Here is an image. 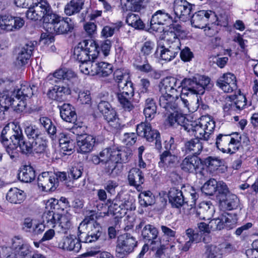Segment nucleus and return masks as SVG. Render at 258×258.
I'll return each mask as SVG.
<instances>
[{"label": "nucleus", "instance_id": "1", "mask_svg": "<svg viewBox=\"0 0 258 258\" xmlns=\"http://www.w3.org/2000/svg\"><path fill=\"white\" fill-rule=\"evenodd\" d=\"M103 171L109 176L114 177L118 174L117 164L124 161L122 156L125 152L116 148L108 147L100 153Z\"/></svg>", "mask_w": 258, "mask_h": 258}, {"label": "nucleus", "instance_id": "2", "mask_svg": "<svg viewBox=\"0 0 258 258\" xmlns=\"http://www.w3.org/2000/svg\"><path fill=\"white\" fill-rule=\"evenodd\" d=\"M28 19L33 20H41L43 19L44 26L48 23L52 17H54L49 4L45 1L37 0L33 1L28 7L26 13Z\"/></svg>", "mask_w": 258, "mask_h": 258}, {"label": "nucleus", "instance_id": "3", "mask_svg": "<svg viewBox=\"0 0 258 258\" xmlns=\"http://www.w3.org/2000/svg\"><path fill=\"white\" fill-rule=\"evenodd\" d=\"M98 54V45L93 40H84L78 43L74 50L75 58L82 63L88 60L93 62Z\"/></svg>", "mask_w": 258, "mask_h": 258}, {"label": "nucleus", "instance_id": "4", "mask_svg": "<svg viewBox=\"0 0 258 258\" xmlns=\"http://www.w3.org/2000/svg\"><path fill=\"white\" fill-rule=\"evenodd\" d=\"M78 237L79 240L84 243H91L96 241L102 233V228L100 224L92 220L82 221L79 227Z\"/></svg>", "mask_w": 258, "mask_h": 258}, {"label": "nucleus", "instance_id": "5", "mask_svg": "<svg viewBox=\"0 0 258 258\" xmlns=\"http://www.w3.org/2000/svg\"><path fill=\"white\" fill-rule=\"evenodd\" d=\"M54 17L51 18L48 23L44 26L46 31L50 34L56 35L67 34L73 31L74 25L71 19L61 18L54 13Z\"/></svg>", "mask_w": 258, "mask_h": 258}, {"label": "nucleus", "instance_id": "6", "mask_svg": "<svg viewBox=\"0 0 258 258\" xmlns=\"http://www.w3.org/2000/svg\"><path fill=\"white\" fill-rule=\"evenodd\" d=\"M117 86L118 92L117 96L120 104L125 111H131L134 108V106L131 101L134 94L133 83L131 81L126 82H119Z\"/></svg>", "mask_w": 258, "mask_h": 258}, {"label": "nucleus", "instance_id": "7", "mask_svg": "<svg viewBox=\"0 0 258 258\" xmlns=\"http://www.w3.org/2000/svg\"><path fill=\"white\" fill-rule=\"evenodd\" d=\"M138 241L130 234L120 235L117 238L115 251L117 256L123 258L133 252L137 247Z\"/></svg>", "mask_w": 258, "mask_h": 258}, {"label": "nucleus", "instance_id": "8", "mask_svg": "<svg viewBox=\"0 0 258 258\" xmlns=\"http://www.w3.org/2000/svg\"><path fill=\"white\" fill-rule=\"evenodd\" d=\"M136 131L138 136L145 138L149 142H154L156 149L161 150L162 143L160 134L157 130L152 128L149 122H142L137 126Z\"/></svg>", "mask_w": 258, "mask_h": 258}, {"label": "nucleus", "instance_id": "9", "mask_svg": "<svg viewBox=\"0 0 258 258\" xmlns=\"http://www.w3.org/2000/svg\"><path fill=\"white\" fill-rule=\"evenodd\" d=\"M237 215L235 213L224 212L218 218L210 221V226L212 231L221 230L224 228H233L237 222Z\"/></svg>", "mask_w": 258, "mask_h": 258}, {"label": "nucleus", "instance_id": "10", "mask_svg": "<svg viewBox=\"0 0 258 258\" xmlns=\"http://www.w3.org/2000/svg\"><path fill=\"white\" fill-rule=\"evenodd\" d=\"M173 21L172 16L164 10H158L152 16L150 21L151 29L157 32L164 31L163 25Z\"/></svg>", "mask_w": 258, "mask_h": 258}, {"label": "nucleus", "instance_id": "11", "mask_svg": "<svg viewBox=\"0 0 258 258\" xmlns=\"http://www.w3.org/2000/svg\"><path fill=\"white\" fill-rule=\"evenodd\" d=\"M9 139L12 143L18 144L22 139L24 136L20 126L13 125L12 127L5 126L2 132L1 142L5 144L6 142H9Z\"/></svg>", "mask_w": 258, "mask_h": 258}, {"label": "nucleus", "instance_id": "12", "mask_svg": "<svg viewBox=\"0 0 258 258\" xmlns=\"http://www.w3.org/2000/svg\"><path fill=\"white\" fill-rule=\"evenodd\" d=\"M24 20L20 17L10 15H0V28L7 31L20 29L24 25Z\"/></svg>", "mask_w": 258, "mask_h": 258}, {"label": "nucleus", "instance_id": "13", "mask_svg": "<svg viewBox=\"0 0 258 258\" xmlns=\"http://www.w3.org/2000/svg\"><path fill=\"white\" fill-rule=\"evenodd\" d=\"M184 130L186 131L190 136H195L199 140L208 141L209 136L207 131L201 125V122L196 121H186L184 125Z\"/></svg>", "mask_w": 258, "mask_h": 258}, {"label": "nucleus", "instance_id": "14", "mask_svg": "<svg viewBox=\"0 0 258 258\" xmlns=\"http://www.w3.org/2000/svg\"><path fill=\"white\" fill-rule=\"evenodd\" d=\"M216 85L226 93H231L237 88L236 77L230 73L220 76L217 80Z\"/></svg>", "mask_w": 258, "mask_h": 258}, {"label": "nucleus", "instance_id": "15", "mask_svg": "<svg viewBox=\"0 0 258 258\" xmlns=\"http://www.w3.org/2000/svg\"><path fill=\"white\" fill-rule=\"evenodd\" d=\"M192 5L185 0H175L174 3V14L177 18L185 21L190 18Z\"/></svg>", "mask_w": 258, "mask_h": 258}, {"label": "nucleus", "instance_id": "16", "mask_svg": "<svg viewBox=\"0 0 258 258\" xmlns=\"http://www.w3.org/2000/svg\"><path fill=\"white\" fill-rule=\"evenodd\" d=\"M39 187L45 191H54L56 189V179L53 173L49 172H43L39 174L37 178Z\"/></svg>", "mask_w": 258, "mask_h": 258}, {"label": "nucleus", "instance_id": "17", "mask_svg": "<svg viewBox=\"0 0 258 258\" xmlns=\"http://www.w3.org/2000/svg\"><path fill=\"white\" fill-rule=\"evenodd\" d=\"M96 139L92 135H81L77 138L78 152L82 154L88 153L92 151Z\"/></svg>", "mask_w": 258, "mask_h": 258}, {"label": "nucleus", "instance_id": "18", "mask_svg": "<svg viewBox=\"0 0 258 258\" xmlns=\"http://www.w3.org/2000/svg\"><path fill=\"white\" fill-rule=\"evenodd\" d=\"M98 109L103 114L104 118L110 123L111 125H113L111 123L118 122V118L117 117L116 112L108 102L100 101L98 104Z\"/></svg>", "mask_w": 258, "mask_h": 258}, {"label": "nucleus", "instance_id": "19", "mask_svg": "<svg viewBox=\"0 0 258 258\" xmlns=\"http://www.w3.org/2000/svg\"><path fill=\"white\" fill-rule=\"evenodd\" d=\"M202 165V160L196 155H188L181 162L180 166L184 172L194 173Z\"/></svg>", "mask_w": 258, "mask_h": 258}, {"label": "nucleus", "instance_id": "20", "mask_svg": "<svg viewBox=\"0 0 258 258\" xmlns=\"http://www.w3.org/2000/svg\"><path fill=\"white\" fill-rule=\"evenodd\" d=\"M71 93V90L68 86L55 85L48 90L47 96L50 99L62 101Z\"/></svg>", "mask_w": 258, "mask_h": 258}, {"label": "nucleus", "instance_id": "21", "mask_svg": "<svg viewBox=\"0 0 258 258\" xmlns=\"http://www.w3.org/2000/svg\"><path fill=\"white\" fill-rule=\"evenodd\" d=\"M169 202L173 208H180L184 204L188 205V202L183 195L182 191L176 187H172L168 191Z\"/></svg>", "mask_w": 258, "mask_h": 258}, {"label": "nucleus", "instance_id": "22", "mask_svg": "<svg viewBox=\"0 0 258 258\" xmlns=\"http://www.w3.org/2000/svg\"><path fill=\"white\" fill-rule=\"evenodd\" d=\"M127 179L130 185L135 187L139 191L142 190V184L145 181L144 176L142 171L137 168L131 169L128 174Z\"/></svg>", "mask_w": 258, "mask_h": 258}, {"label": "nucleus", "instance_id": "23", "mask_svg": "<svg viewBox=\"0 0 258 258\" xmlns=\"http://www.w3.org/2000/svg\"><path fill=\"white\" fill-rule=\"evenodd\" d=\"M182 89L180 95V101L185 107H188L189 103L187 98L189 95L198 94L194 87L191 79H184L181 83Z\"/></svg>", "mask_w": 258, "mask_h": 258}, {"label": "nucleus", "instance_id": "24", "mask_svg": "<svg viewBox=\"0 0 258 258\" xmlns=\"http://www.w3.org/2000/svg\"><path fill=\"white\" fill-rule=\"evenodd\" d=\"M212 11L202 10L195 13L191 18V23L193 27L200 29L206 28L209 18Z\"/></svg>", "mask_w": 258, "mask_h": 258}, {"label": "nucleus", "instance_id": "25", "mask_svg": "<svg viewBox=\"0 0 258 258\" xmlns=\"http://www.w3.org/2000/svg\"><path fill=\"white\" fill-rule=\"evenodd\" d=\"M37 44L36 41L27 42L22 48L21 52L17 57L18 63L26 64L28 63L29 60L32 54L35 47Z\"/></svg>", "mask_w": 258, "mask_h": 258}, {"label": "nucleus", "instance_id": "26", "mask_svg": "<svg viewBox=\"0 0 258 258\" xmlns=\"http://www.w3.org/2000/svg\"><path fill=\"white\" fill-rule=\"evenodd\" d=\"M161 93L162 95L159 98V104L161 107L165 108L168 112H170V110L177 109V105L174 102L175 98L178 99L177 94L166 92Z\"/></svg>", "mask_w": 258, "mask_h": 258}, {"label": "nucleus", "instance_id": "27", "mask_svg": "<svg viewBox=\"0 0 258 258\" xmlns=\"http://www.w3.org/2000/svg\"><path fill=\"white\" fill-rule=\"evenodd\" d=\"M81 241L71 236H68L62 238L58 243V247L68 251H73L78 252L81 248Z\"/></svg>", "mask_w": 258, "mask_h": 258}, {"label": "nucleus", "instance_id": "28", "mask_svg": "<svg viewBox=\"0 0 258 258\" xmlns=\"http://www.w3.org/2000/svg\"><path fill=\"white\" fill-rule=\"evenodd\" d=\"M145 99V108L144 113L146 119L151 120L154 118L157 112V105L155 101L154 94H151L146 98H143Z\"/></svg>", "mask_w": 258, "mask_h": 258}, {"label": "nucleus", "instance_id": "29", "mask_svg": "<svg viewBox=\"0 0 258 258\" xmlns=\"http://www.w3.org/2000/svg\"><path fill=\"white\" fill-rule=\"evenodd\" d=\"M214 212V207L207 202H202L195 211V216L202 220H209Z\"/></svg>", "mask_w": 258, "mask_h": 258}, {"label": "nucleus", "instance_id": "30", "mask_svg": "<svg viewBox=\"0 0 258 258\" xmlns=\"http://www.w3.org/2000/svg\"><path fill=\"white\" fill-rule=\"evenodd\" d=\"M58 138L60 152L66 155L72 154L75 148L74 141L64 133L59 134Z\"/></svg>", "mask_w": 258, "mask_h": 258}, {"label": "nucleus", "instance_id": "31", "mask_svg": "<svg viewBox=\"0 0 258 258\" xmlns=\"http://www.w3.org/2000/svg\"><path fill=\"white\" fill-rule=\"evenodd\" d=\"M61 118L69 122H75L77 120V114L75 109L70 104L64 103L58 106Z\"/></svg>", "mask_w": 258, "mask_h": 258}, {"label": "nucleus", "instance_id": "32", "mask_svg": "<svg viewBox=\"0 0 258 258\" xmlns=\"http://www.w3.org/2000/svg\"><path fill=\"white\" fill-rule=\"evenodd\" d=\"M162 42H159L158 46L156 49L155 54L158 56L159 51L160 50L159 54L161 58L165 61H170L172 58H174L175 55L178 53L179 50L176 49L166 48L164 44H162Z\"/></svg>", "mask_w": 258, "mask_h": 258}, {"label": "nucleus", "instance_id": "33", "mask_svg": "<svg viewBox=\"0 0 258 258\" xmlns=\"http://www.w3.org/2000/svg\"><path fill=\"white\" fill-rule=\"evenodd\" d=\"M203 149L202 142L198 138L191 139L184 144V151L186 154L199 155Z\"/></svg>", "mask_w": 258, "mask_h": 258}, {"label": "nucleus", "instance_id": "34", "mask_svg": "<svg viewBox=\"0 0 258 258\" xmlns=\"http://www.w3.org/2000/svg\"><path fill=\"white\" fill-rule=\"evenodd\" d=\"M25 198L26 195L24 191L17 187L10 189L6 196L7 200L14 204H21Z\"/></svg>", "mask_w": 258, "mask_h": 258}, {"label": "nucleus", "instance_id": "35", "mask_svg": "<svg viewBox=\"0 0 258 258\" xmlns=\"http://www.w3.org/2000/svg\"><path fill=\"white\" fill-rule=\"evenodd\" d=\"M170 114L168 115L166 119L167 122L170 126L175 125L176 124L179 125L181 128L184 130V125L188 119L177 111V109L175 110H170Z\"/></svg>", "mask_w": 258, "mask_h": 258}, {"label": "nucleus", "instance_id": "36", "mask_svg": "<svg viewBox=\"0 0 258 258\" xmlns=\"http://www.w3.org/2000/svg\"><path fill=\"white\" fill-rule=\"evenodd\" d=\"M54 78L58 80H67L72 81L73 83H79L80 81L77 77L76 74L72 70L63 68L56 70L53 73Z\"/></svg>", "mask_w": 258, "mask_h": 258}, {"label": "nucleus", "instance_id": "37", "mask_svg": "<svg viewBox=\"0 0 258 258\" xmlns=\"http://www.w3.org/2000/svg\"><path fill=\"white\" fill-rule=\"evenodd\" d=\"M191 81L194 85V86L198 94H203L206 89L211 88L210 79L205 76H200L198 79L194 78L191 79Z\"/></svg>", "mask_w": 258, "mask_h": 258}, {"label": "nucleus", "instance_id": "38", "mask_svg": "<svg viewBox=\"0 0 258 258\" xmlns=\"http://www.w3.org/2000/svg\"><path fill=\"white\" fill-rule=\"evenodd\" d=\"M141 235L146 241L152 244L155 243V240L158 237V230L153 225L148 224L141 230Z\"/></svg>", "mask_w": 258, "mask_h": 258}, {"label": "nucleus", "instance_id": "39", "mask_svg": "<svg viewBox=\"0 0 258 258\" xmlns=\"http://www.w3.org/2000/svg\"><path fill=\"white\" fill-rule=\"evenodd\" d=\"M177 81V79L173 77H167L164 78L159 85L160 92L175 94L177 92V90L175 89Z\"/></svg>", "mask_w": 258, "mask_h": 258}, {"label": "nucleus", "instance_id": "40", "mask_svg": "<svg viewBox=\"0 0 258 258\" xmlns=\"http://www.w3.org/2000/svg\"><path fill=\"white\" fill-rule=\"evenodd\" d=\"M220 205L227 210L236 209L239 206V200L235 195L230 193L224 198H220Z\"/></svg>", "mask_w": 258, "mask_h": 258}, {"label": "nucleus", "instance_id": "41", "mask_svg": "<svg viewBox=\"0 0 258 258\" xmlns=\"http://www.w3.org/2000/svg\"><path fill=\"white\" fill-rule=\"evenodd\" d=\"M160 161L159 166L164 169L174 166L177 157L171 153L169 151H165L160 156Z\"/></svg>", "mask_w": 258, "mask_h": 258}, {"label": "nucleus", "instance_id": "42", "mask_svg": "<svg viewBox=\"0 0 258 258\" xmlns=\"http://www.w3.org/2000/svg\"><path fill=\"white\" fill-rule=\"evenodd\" d=\"M84 5V0H71L64 6V12L69 16L75 15L81 11Z\"/></svg>", "mask_w": 258, "mask_h": 258}, {"label": "nucleus", "instance_id": "43", "mask_svg": "<svg viewBox=\"0 0 258 258\" xmlns=\"http://www.w3.org/2000/svg\"><path fill=\"white\" fill-rule=\"evenodd\" d=\"M35 171L31 166H24L18 174L19 179L23 182H32L35 178Z\"/></svg>", "mask_w": 258, "mask_h": 258}, {"label": "nucleus", "instance_id": "44", "mask_svg": "<svg viewBox=\"0 0 258 258\" xmlns=\"http://www.w3.org/2000/svg\"><path fill=\"white\" fill-rule=\"evenodd\" d=\"M126 3L121 4V12L127 11L139 12L143 8L144 0H126Z\"/></svg>", "mask_w": 258, "mask_h": 258}, {"label": "nucleus", "instance_id": "45", "mask_svg": "<svg viewBox=\"0 0 258 258\" xmlns=\"http://www.w3.org/2000/svg\"><path fill=\"white\" fill-rule=\"evenodd\" d=\"M176 35L175 33L172 32V31L168 30L164 33L163 41H165L167 45H169L170 48L176 49L179 50L180 40Z\"/></svg>", "mask_w": 258, "mask_h": 258}, {"label": "nucleus", "instance_id": "46", "mask_svg": "<svg viewBox=\"0 0 258 258\" xmlns=\"http://www.w3.org/2000/svg\"><path fill=\"white\" fill-rule=\"evenodd\" d=\"M39 123L43 126L50 137L54 139L56 137V127L52 121L47 117H41L39 119Z\"/></svg>", "mask_w": 258, "mask_h": 258}, {"label": "nucleus", "instance_id": "47", "mask_svg": "<svg viewBox=\"0 0 258 258\" xmlns=\"http://www.w3.org/2000/svg\"><path fill=\"white\" fill-rule=\"evenodd\" d=\"M35 85L30 87L28 85H21V88L14 92V95L19 100L24 99L26 97H31L33 94V89L36 88Z\"/></svg>", "mask_w": 258, "mask_h": 258}, {"label": "nucleus", "instance_id": "48", "mask_svg": "<svg viewBox=\"0 0 258 258\" xmlns=\"http://www.w3.org/2000/svg\"><path fill=\"white\" fill-rule=\"evenodd\" d=\"M120 202L122 209V214L124 215L128 211H134L136 209L135 201L133 197L130 195H125L124 197L120 198Z\"/></svg>", "mask_w": 258, "mask_h": 258}, {"label": "nucleus", "instance_id": "49", "mask_svg": "<svg viewBox=\"0 0 258 258\" xmlns=\"http://www.w3.org/2000/svg\"><path fill=\"white\" fill-rule=\"evenodd\" d=\"M120 198H121V195H117L108 207V211L113 215H116V217H122L124 215L122 214Z\"/></svg>", "mask_w": 258, "mask_h": 258}, {"label": "nucleus", "instance_id": "50", "mask_svg": "<svg viewBox=\"0 0 258 258\" xmlns=\"http://www.w3.org/2000/svg\"><path fill=\"white\" fill-rule=\"evenodd\" d=\"M25 133L29 140L33 141L39 139L42 137L39 128L35 125L30 124L24 128Z\"/></svg>", "mask_w": 258, "mask_h": 258}, {"label": "nucleus", "instance_id": "51", "mask_svg": "<svg viewBox=\"0 0 258 258\" xmlns=\"http://www.w3.org/2000/svg\"><path fill=\"white\" fill-rule=\"evenodd\" d=\"M126 23L136 29H141L144 27V24L138 15L130 13L126 18Z\"/></svg>", "mask_w": 258, "mask_h": 258}, {"label": "nucleus", "instance_id": "52", "mask_svg": "<svg viewBox=\"0 0 258 258\" xmlns=\"http://www.w3.org/2000/svg\"><path fill=\"white\" fill-rule=\"evenodd\" d=\"M56 227L59 232L67 233L72 227L70 217L67 215H61Z\"/></svg>", "mask_w": 258, "mask_h": 258}, {"label": "nucleus", "instance_id": "53", "mask_svg": "<svg viewBox=\"0 0 258 258\" xmlns=\"http://www.w3.org/2000/svg\"><path fill=\"white\" fill-rule=\"evenodd\" d=\"M139 202L142 206L147 207L154 204L155 198L149 190L142 192L139 195Z\"/></svg>", "mask_w": 258, "mask_h": 258}, {"label": "nucleus", "instance_id": "54", "mask_svg": "<svg viewBox=\"0 0 258 258\" xmlns=\"http://www.w3.org/2000/svg\"><path fill=\"white\" fill-rule=\"evenodd\" d=\"M231 137L230 135H218L216 138L215 143L217 148L222 152L225 153V151H226L227 146L228 143H230V139Z\"/></svg>", "mask_w": 258, "mask_h": 258}, {"label": "nucleus", "instance_id": "55", "mask_svg": "<svg viewBox=\"0 0 258 258\" xmlns=\"http://www.w3.org/2000/svg\"><path fill=\"white\" fill-rule=\"evenodd\" d=\"M154 46V44L151 41L145 42L142 47L141 51L144 54L143 57H140V60L138 59V62L142 63V64H148L146 55L150 54Z\"/></svg>", "mask_w": 258, "mask_h": 258}, {"label": "nucleus", "instance_id": "56", "mask_svg": "<svg viewBox=\"0 0 258 258\" xmlns=\"http://www.w3.org/2000/svg\"><path fill=\"white\" fill-rule=\"evenodd\" d=\"M201 125L207 131V134L210 137L215 127V121L209 116H202L200 118Z\"/></svg>", "mask_w": 258, "mask_h": 258}, {"label": "nucleus", "instance_id": "57", "mask_svg": "<svg viewBox=\"0 0 258 258\" xmlns=\"http://www.w3.org/2000/svg\"><path fill=\"white\" fill-rule=\"evenodd\" d=\"M205 254L207 258H222V249L215 245H207Z\"/></svg>", "mask_w": 258, "mask_h": 258}, {"label": "nucleus", "instance_id": "58", "mask_svg": "<svg viewBox=\"0 0 258 258\" xmlns=\"http://www.w3.org/2000/svg\"><path fill=\"white\" fill-rule=\"evenodd\" d=\"M217 181L214 179H210L202 187L201 190L203 193L208 196H213L216 192Z\"/></svg>", "mask_w": 258, "mask_h": 258}, {"label": "nucleus", "instance_id": "59", "mask_svg": "<svg viewBox=\"0 0 258 258\" xmlns=\"http://www.w3.org/2000/svg\"><path fill=\"white\" fill-rule=\"evenodd\" d=\"M236 137L235 138L232 137L230 138V143H228L227 146L226 151H225V153L232 154L238 150L240 145L241 137H239L238 134H236Z\"/></svg>", "mask_w": 258, "mask_h": 258}, {"label": "nucleus", "instance_id": "60", "mask_svg": "<svg viewBox=\"0 0 258 258\" xmlns=\"http://www.w3.org/2000/svg\"><path fill=\"white\" fill-rule=\"evenodd\" d=\"M6 93L1 94L0 96V106L2 108L8 110L9 107L14 105L16 103V101L13 98H11L9 94H6Z\"/></svg>", "mask_w": 258, "mask_h": 258}, {"label": "nucleus", "instance_id": "61", "mask_svg": "<svg viewBox=\"0 0 258 258\" xmlns=\"http://www.w3.org/2000/svg\"><path fill=\"white\" fill-rule=\"evenodd\" d=\"M216 192L217 196L219 197V199L224 198L227 195L230 194L229 189L227 185L223 181L217 182L216 185Z\"/></svg>", "mask_w": 258, "mask_h": 258}, {"label": "nucleus", "instance_id": "62", "mask_svg": "<svg viewBox=\"0 0 258 258\" xmlns=\"http://www.w3.org/2000/svg\"><path fill=\"white\" fill-rule=\"evenodd\" d=\"M141 85L142 87L140 93L141 97L146 98L148 96L151 95V94H154L153 92L149 89L150 86V82L148 79H141Z\"/></svg>", "mask_w": 258, "mask_h": 258}, {"label": "nucleus", "instance_id": "63", "mask_svg": "<svg viewBox=\"0 0 258 258\" xmlns=\"http://www.w3.org/2000/svg\"><path fill=\"white\" fill-rule=\"evenodd\" d=\"M220 160L217 157L209 156L202 160V165H205L208 167L215 169L220 165Z\"/></svg>", "mask_w": 258, "mask_h": 258}, {"label": "nucleus", "instance_id": "64", "mask_svg": "<svg viewBox=\"0 0 258 258\" xmlns=\"http://www.w3.org/2000/svg\"><path fill=\"white\" fill-rule=\"evenodd\" d=\"M30 252V247L27 244H22L13 250V252L17 254L18 258H24L28 255Z\"/></svg>", "mask_w": 258, "mask_h": 258}]
</instances>
